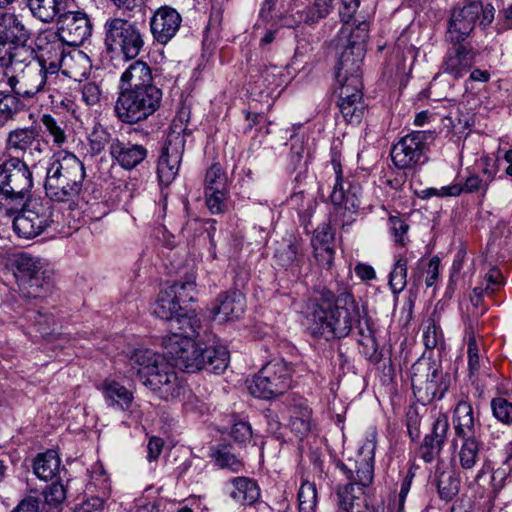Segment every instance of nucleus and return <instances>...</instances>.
Here are the masks:
<instances>
[{
    "mask_svg": "<svg viewBox=\"0 0 512 512\" xmlns=\"http://www.w3.org/2000/svg\"><path fill=\"white\" fill-rule=\"evenodd\" d=\"M309 316L313 334L341 338L360 323L363 311L346 288L335 293L329 287H322Z\"/></svg>",
    "mask_w": 512,
    "mask_h": 512,
    "instance_id": "obj_1",
    "label": "nucleus"
},
{
    "mask_svg": "<svg viewBox=\"0 0 512 512\" xmlns=\"http://www.w3.org/2000/svg\"><path fill=\"white\" fill-rule=\"evenodd\" d=\"M85 177L84 165L74 154H55L46 167V195L56 202L73 200L80 193Z\"/></svg>",
    "mask_w": 512,
    "mask_h": 512,
    "instance_id": "obj_2",
    "label": "nucleus"
},
{
    "mask_svg": "<svg viewBox=\"0 0 512 512\" xmlns=\"http://www.w3.org/2000/svg\"><path fill=\"white\" fill-rule=\"evenodd\" d=\"M411 382L413 393L422 405L442 399L451 379L442 371L440 354H422L411 367Z\"/></svg>",
    "mask_w": 512,
    "mask_h": 512,
    "instance_id": "obj_3",
    "label": "nucleus"
},
{
    "mask_svg": "<svg viewBox=\"0 0 512 512\" xmlns=\"http://www.w3.org/2000/svg\"><path fill=\"white\" fill-rule=\"evenodd\" d=\"M33 188V174L19 157H10L0 164V210L18 211Z\"/></svg>",
    "mask_w": 512,
    "mask_h": 512,
    "instance_id": "obj_4",
    "label": "nucleus"
},
{
    "mask_svg": "<svg viewBox=\"0 0 512 512\" xmlns=\"http://www.w3.org/2000/svg\"><path fill=\"white\" fill-rule=\"evenodd\" d=\"M162 90L157 86L122 89L115 104L118 119L125 124H137L148 119L160 107Z\"/></svg>",
    "mask_w": 512,
    "mask_h": 512,
    "instance_id": "obj_5",
    "label": "nucleus"
},
{
    "mask_svg": "<svg viewBox=\"0 0 512 512\" xmlns=\"http://www.w3.org/2000/svg\"><path fill=\"white\" fill-rule=\"evenodd\" d=\"M103 28L104 44L109 52L122 54L126 59H134L140 54L145 41L136 22L110 17Z\"/></svg>",
    "mask_w": 512,
    "mask_h": 512,
    "instance_id": "obj_6",
    "label": "nucleus"
},
{
    "mask_svg": "<svg viewBox=\"0 0 512 512\" xmlns=\"http://www.w3.org/2000/svg\"><path fill=\"white\" fill-rule=\"evenodd\" d=\"M454 430L461 440L457 457L461 468L471 470L479 461L481 442L475 436V420L469 402L460 401L454 410Z\"/></svg>",
    "mask_w": 512,
    "mask_h": 512,
    "instance_id": "obj_7",
    "label": "nucleus"
},
{
    "mask_svg": "<svg viewBox=\"0 0 512 512\" xmlns=\"http://www.w3.org/2000/svg\"><path fill=\"white\" fill-rule=\"evenodd\" d=\"M495 9L491 4L470 1L451 12L446 39L449 42H464L479 22L483 28L494 20Z\"/></svg>",
    "mask_w": 512,
    "mask_h": 512,
    "instance_id": "obj_8",
    "label": "nucleus"
},
{
    "mask_svg": "<svg viewBox=\"0 0 512 512\" xmlns=\"http://www.w3.org/2000/svg\"><path fill=\"white\" fill-rule=\"evenodd\" d=\"M291 386V368L280 357L266 363L248 384L250 394L271 399L284 394Z\"/></svg>",
    "mask_w": 512,
    "mask_h": 512,
    "instance_id": "obj_9",
    "label": "nucleus"
},
{
    "mask_svg": "<svg viewBox=\"0 0 512 512\" xmlns=\"http://www.w3.org/2000/svg\"><path fill=\"white\" fill-rule=\"evenodd\" d=\"M13 220V230L23 239H33L43 233L53 223V211L49 202L39 199L26 200L18 206Z\"/></svg>",
    "mask_w": 512,
    "mask_h": 512,
    "instance_id": "obj_10",
    "label": "nucleus"
},
{
    "mask_svg": "<svg viewBox=\"0 0 512 512\" xmlns=\"http://www.w3.org/2000/svg\"><path fill=\"white\" fill-rule=\"evenodd\" d=\"M43 73H45L44 66L35 57H32L11 76H8L6 72H1L11 92L24 99H31L44 90L48 83Z\"/></svg>",
    "mask_w": 512,
    "mask_h": 512,
    "instance_id": "obj_11",
    "label": "nucleus"
},
{
    "mask_svg": "<svg viewBox=\"0 0 512 512\" xmlns=\"http://www.w3.org/2000/svg\"><path fill=\"white\" fill-rule=\"evenodd\" d=\"M371 439L359 450L355 459H348L346 463L337 461V468L342 471L348 482H354L355 486L364 489L368 487L374 478V450L376 447V434L371 433Z\"/></svg>",
    "mask_w": 512,
    "mask_h": 512,
    "instance_id": "obj_12",
    "label": "nucleus"
},
{
    "mask_svg": "<svg viewBox=\"0 0 512 512\" xmlns=\"http://www.w3.org/2000/svg\"><path fill=\"white\" fill-rule=\"evenodd\" d=\"M433 138L429 131H414L402 137L391 149V159L399 169L411 168L423 157L427 141Z\"/></svg>",
    "mask_w": 512,
    "mask_h": 512,
    "instance_id": "obj_13",
    "label": "nucleus"
},
{
    "mask_svg": "<svg viewBox=\"0 0 512 512\" xmlns=\"http://www.w3.org/2000/svg\"><path fill=\"white\" fill-rule=\"evenodd\" d=\"M13 265L22 293L27 297L40 296L44 283L40 261L27 253H19L15 255Z\"/></svg>",
    "mask_w": 512,
    "mask_h": 512,
    "instance_id": "obj_14",
    "label": "nucleus"
},
{
    "mask_svg": "<svg viewBox=\"0 0 512 512\" xmlns=\"http://www.w3.org/2000/svg\"><path fill=\"white\" fill-rule=\"evenodd\" d=\"M161 347L168 352H221L227 344L212 332H205L197 341L183 335L172 333L162 338Z\"/></svg>",
    "mask_w": 512,
    "mask_h": 512,
    "instance_id": "obj_15",
    "label": "nucleus"
},
{
    "mask_svg": "<svg viewBox=\"0 0 512 512\" xmlns=\"http://www.w3.org/2000/svg\"><path fill=\"white\" fill-rule=\"evenodd\" d=\"M56 34L69 46L82 45L92 34L86 13L65 10L57 20Z\"/></svg>",
    "mask_w": 512,
    "mask_h": 512,
    "instance_id": "obj_16",
    "label": "nucleus"
},
{
    "mask_svg": "<svg viewBox=\"0 0 512 512\" xmlns=\"http://www.w3.org/2000/svg\"><path fill=\"white\" fill-rule=\"evenodd\" d=\"M336 182L330 194V200L337 210H343L344 214L354 215L358 212L361 201V187L345 181L342 177L340 164H334Z\"/></svg>",
    "mask_w": 512,
    "mask_h": 512,
    "instance_id": "obj_17",
    "label": "nucleus"
},
{
    "mask_svg": "<svg viewBox=\"0 0 512 512\" xmlns=\"http://www.w3.org/2000/svg\"><path fill=\"white\" fill-rule=\"evenodd\" d=\"M182 17L170 7L158 8L150 19V30L154 39L160 44H167L179 31Z\"/></svg>",
    "mask_w": 512,
    "mask_h": 512,
    "instance_id": "obj_18",
    "label": "nucleus"
},
{
    "mask_svg": "<svg viewBox=\"0 0 512 512\" xmlns=\"http://www.w3.org/2000/svg\"><path fill=\"white\" fill-rule=\"evenodd\" d=\"M450 43L452 46L446 53L442 69L444 73L458 79L470 70L476 54L471 47L463 44V42Z\"/></svg>",
    "mask_w": 512,
    "mask_h": 512,
    "instance_id": "obj_19",
    "label": "nucleus"
},
{
    "mask_svg": "<svg viewBox=\"0 0 512 512\" xmlns=\"http://www.w3.org/2000/svg\"><path fill=\"white\" fill-rule=\"evenodd\" d=\"M448 430V418L445 414H440L432 424L431 433L425 436L419 447V455L426 463L433 462L440 455Z\"/></svg>",
    "mask_w": 512,
    "mask_h": 512,
    "instance_id": "obj_20",
    "label": "nucleus"
},
{
    "mask_svg": "<svg viewBox=\"0 0 512 512\" xmlns=\"http://www.w3.org/2000/svg\"><path fill=\"white\" fill-rule=\"evenodd\" d=\"M245 311V297L238 291H229L218 296L210 310L211 318L219 322L239 318Z\"/></svg>",
    "mask_w": 512,
    "mask_h": 512,
    "instance_id": "obj_21",
    "label": "nucleus"
},
{
    "mask_svg": "<svg viewBox=\"0 0 512 512\" xmlns=\"http://www.w3.org/2000/svg\"><path fill=\"white\" fill-rule=\"evenodd\" d=\"M110 155L122 168L131 170L146 159L148 150L141 144L115 139L110 143Z\"/></svg>",
    "mask_w": 512,
    "mask_h": 512,
    "instance_id": "obj_22",
    "label": "nucleus"
},
{
    "mask_svg": "<svg viewBox=\"0 0 512 512\" xmlns=\"http://www.w3.org/2000/svg\"><path fill=\"white\" fill-rule=\"evenodd\" d=\"M30 30L15 13L0 12V42L24 46Z\"/></svg>",
    "mask_w": 512,
    "mask_h": 512,
    "instance_id": "obj_23",
    "label": "nucleus"
},
{
    "mask_svg": "<svg viewBox=\"0 0 512 512\" xmlns=\"http://www.w3.org/2000/svg\"><path fill=\"white\" fill-rule=\"evenodd\" d=\"M182 288L179 286H168L160 291L154 305L153 313L160 319L165 321L176 320L180 322V317L183 316L182 306L177 302V297H180Z\"/></svg>",
    "mask_w": 512,
    "mask_h": 512,
    "instance_id": "obj_24",
    "label": "nucleus"
},
{
    "mask_svg": "<svg viewBox=\"0 0 512 512\" xmlns=\"http://www.w3.org/2000/svg\"><path fill=\"white\" fill-rule=\"evenodd\" d=\"M338 59L336 64L337 81H342V77L347 75L359 74L360 64L365 53L359 48L348 46L340 47L338 40H333Z\"/></svg>",
    "mask_w": 512,
    "mask_h": 512,
    "instance_id": "obj_25",
    "label": "nucleus"
},
{
    "mask_svg": "<svg viewBox=\"0 0 512 512\" xmlns=\"http://www.w3.org/2000/svg\"><path fill=\"white\" fill-rule=\"evenodd\" d=\"M156 86L150 66L141 60L131 63L120 77V89H140Z\"/></svg>",
    "mask_w": 512,
    "mask_h": 512,
    "instance_id": "obj_26",
    "label": "nucleus"
},
{
    "mask_svg": "<svg viewBox=\"0 0 512 512\" xmlns=\"http://www.w3.org/2000/svg\"><path fill=\"white\" fill-rule=\"evenodd\" d=\"M369 38V23L365 20L354 19L353 22L343 24L335 40L340 47L348 46L359 48L365 53V44Z\"/></svg>",
    "mask_w": 512,
    "mask_h": 512,
    "instance_id": "obj_27",
    "label": "nucleus"
},
{
    "mask_svg": "<svg viewBox=\"0 0 512 512\" xmlns=\"http://www.w3.org/2000/svg\"><path fill=\"white\" fill-rule=\"evenodd\" d=\"M156 356L153 359L152 364L143 365V362L140 361L142 358L141 354H132L131 361L140 364L142 367L137 371L138 375L141 379H143L144 385L151 388V379L156 377L160 381L162 385H165V376H168V373H173L174 371L171 369V363L167 361L164 354H154Z\"/></svg>",
    "mask_w": 512,
    "mask_h": 512,
    "instance_id": "obj_28",
    "label": "nucleus"
},
{
    "mask_svg": "<svg viewBox=\"0 0 512 512\" xmlns=\"http://www.w3.org/2000/svg\"><path fill=\"white\" fill-rule=\"evenodd\" d=\"M32 16L45 24L53 23L68 9L69 0H26Z\"/></svg>",
    "mask_w": 512,
    "mask_h": 512,
    "instance_id": "obj_29",
    "label": "nucleus"
},
{
    "mask_svg": "<svg viewBox=\"0 0 512 512\" xmlns=\"http://www.w3.org/2000/svg\"><path fill=\"white\" fill-rule=\"evenodd\" d=\"M489 185L477 173L470 174L463 184H453L444 186L440 189L431 188L430 194L440 197L459 196L461 193L473 194L479 193L482 198L485 197Z\"/></svg>",
    "mask_w": 512,
    "mask_h": 512,
    "instance_id": "obj_30",
    "label": "nucleus"
},
{
    "mask_svg": "<svg viewBox=\"0 0 512 512\" xmlns=\"http://www.w3.org/2000/svg\"><path fill=\"white\" fill-rule=\"evenodd\" d=\"M339 506L346 512H366L368 509L364 489L348 482L337 488Z\"/></svg>",
    "mask_w": 512,
    "mask_h": 512,
    "instance_id": "obj_31",
    "label": "nucleus"
},
{
    "mask_svg": "<svg viewBox=\"0 0 512 512\" xmlns=\"http://www.w3.org/2000/svg\"><path fill=\"white\" fill-rule=\"evenodd\" d=\"M38 133L35 128H17L8 133L6 139V151L10 157H21L32 148L37 140Z\"/></svg>",
    "mask_w": 512,
    "mask_h": 512,
    "instance_id": "obj_32",
    "label": "nucleus"
},
{
    "mask_svg": "<svg viewBox=\"0 0 512 512\" xmlns=\"http://www.w3.org/2000/svg\"><path fill=\"white\" fill-rule=\"evenodd\" d=\"M103 394L110 407L133 413L134 396L125 386L114 380H107L103 383Z\"/></svg>",
    "mask_w": 512,
    "mask_h": 512,
    "instance_id": "obj_33",
    "label": "nucleus"
},
{
    "mask_svg": "<svg viewBox=\"0 0 512 512\" xmlns=\"http://www.w3.org/2000/svg\"><path fill=\"white\" fill-rule=\"evenodd\" d=\"M66 44L55 31L47 30L37 37V47L41 51L39 59L63 60Z\"/></svg>",
    "mask_w": 512,
    "mask_h": 512,
    "instance_id": "obj_34",
    "label": "nucleus"
},
{
    "mask_svg": "<svg viewBox=\"0 0 512 512\" xmlns=\"http://www.w3.org/2000/svg\"><path fill=\"white\" fill-rule=\"evenodd\" d=\"M60 458L56 451L47 450L39 454L33 462V470L37 478L48 481L59 473Z\"/></svg>",
    "mask_w": 512,
    "mask_h": 512,
    "instance_id": "obj_35",
    "label": "nucleus"
},
{
    "mask_svg": "<svg viewBox=\"0 0 512 512\" xmlns=\"http://www.w3.org/2000/svg\"><path fill=\"white\" fill-rule=\"evenodd\" d=\"M301 256V241L293 236L278 242L274 250V258L283 267L298 262Z\"/></svg>",
    "mask_w": 512,
    "mask_h": 512,
    "instance_id": "obj_36",
    "label": "nucleus"
},
{
    "mask_svg": "<svg viewBox=\"0 0 512 512\" xmlns=\"http://www.w3.org/2000/svg\"><path fill=\"white\" fill-rule=\"evenodd\" d=\"M234 490L231 497L243 505H252L260 497V489L257 483L246 477H237L232 481Z\"/></svg>",
    "mask_w": 512,
    "mask_h": 512,
    "instance_id": "obj_37",
    "label": "nucleus"
},
{
    "mask_svg": "<svg viewBox=\"0 0 512 512\" xmlns=\"http://www.w3.org/2000/svg\"><path fill=\"white\" fill-rule=\"evenodd\" d=\"M165 381V385H162L158 378H152L151 390L157 392L159 396L166 401L179 397L185 387L178 379L176 373H168V376H165Z\"/></svg>",
    "mask_w": 512,
    "mask_h": 512,
    "instance_id": "obj_38",
    "label": "nucleus"
},
{
    "mask_svg": "<svg viewBox=\"0 0 512 512\" xmlns=\"http://www.w3.org/2000/svg\"><path fill=\"white\" fill-rule=\"evenodd\" d=\"M503 284V276L501 271L492 267L484 277V281L473 289L471 301L474 305H478L484 295H493L498 287Z\"/></svg>",
    "mask_w": 512,
    "mask_h": 512,
    "instance_id": "obj_39",
    "label": "nucleus"
},
{
    "mask_svg": "<svg viewBox=\"0 0 512 512\" xmlns=\"http://www.w3.org/2000/svg\"><path fill=\"white\" fill-rule=\"evenodd\" d=\"M204 356L205 354H170L166 359L171 366L187 373H194L204 368Z\"/></svg>",
    "mask_w": 512,
    "mask_h": 512,
    "instance_id": "obj_40",
    "label": "nucleus"
},
{
    "mask_svg": "<svg viewBox=\"0 0 512 512\" xmlns=\"http://www.w3.org/2000/svg\"><path fill=\"white\" fill-rule=\"evenodd\" d=\"M437 487L442 499L451 500L460 489V479L457 472L453 469L442 471L438 477Z\"/></svg>",
    "mask_w": 512,
    "mask_h": 512,
    "instance_id": "obj_41",
    "label": "nucleus"
},
{
    "mask_svg": "<svg viewBox=\"0 0 512 512\" xmlns=\"http://www.w3.org/2000/svg\"><path fill=\"white\" fill-rule=\"evenodd\" d=\"M185 143V135L178 130H170L162 148L161 156L172 158L173 163L182 161Z\"/></svg>",
    "mask_w": 512,
    "mask_h": 512,
    "instance_id": "obj_42",
    "label": "nucleus"
},
{
    "mask_svg": "<svg viewBox=\"0 0 512 512\" xmlns=\"http://www.w3.org/2000/svg\"><path fill=\"white\" fill-rule=\"evenodd\" d=\"M339 90V101L362 100V80L360 74L347 75L342 77Z\"/></svg>",
    "mask_w": 512,
    "mask_h": 512,
    "instance_id": "obj_43",
    "label": "nucleus"
},
{
    "mask_svg": "<svg viewBox=\"0 0 512 512\" xmlns=\"http://www.w3.org/2000/svg\"><path fill=\"white\" fill-rule=\"evenodd\" d=\"M311 410L308 407L295 408L290 419L291 431L300 439L311 431Z\"/></svg>",
    "mask_w": 512,
    "mask_h": 512,
    "instance_id": "obj_44",
    "label": "nucleus"
},
{
    "mask_svg": "<svg viewBox=\"0 0 512 512\" xmlns=\"http://www.w3.org/2000/svg\"><path fill=\"white\" fill-rule=\"evenodd\" d=\"M111 134L99 123H95L88 134L89 152L92 156L99 155L110 143Z\"/></svg>",
    "mask_w": 512,
    "mask_h": 512,
    "instance_id": "obj_45",
    "label": "nucleus"
},
{
    "mask_svg": "<svg viewBox=\"0 0 512 512\" xmlns=\"http://www.w3.org/2000/svg\"><path fill=\"white\" fill-rule=\"evenodd\" d=\"M20 110L19 97L0 91V127L13 120Z\"/></svg>",
    "mask_w": 512,
    "mask_h": 512,
    "instance_id": "obj_46",
    "label": "nucleus"
},
{
    "mask_svg": "<svg viewBox=\"0 0 512 512\" xmlns=\"http://www.w3.org/2000/svg\"><path fill=\"white\" fill-rule=\"evenodd\" d=\"M48 512H61V505L66 499V489L60 482H54L43 491Z\"/></svg>",
    "mask_w": 512,
    "mask_h": 512,
    "instance_id": "obj_47",
    "label": "nucleus"
},
{
    "mask_svg": "<svg viewBox=\"0 0 512 512\" xmlns=\"http://www.w3.org/2000/svg\"><path fill=\"white\" fill-rule=\"evenodd\" d=\"M299 512H316L317 489L314 483L303 481L299 492Z\"/></svg>",
    "mask_w": 512,
    "mask_h": 512,
    "instance_id": "obj_48",
    "label": "nucleus"
},
{
    "mask_svg": "<svg viewBox=\"0 0 512 512\" xmlns=\"http://www.w3.org/2000/svg\"><path fill=\"white\" fill-rule=\"evenodd\" d=\"M407 265V259L404 256H400L390 272L389 285L395 294L400 293L406 287Z\"/></svg>",
    "mask_w": 512,
    "mask_h": 512,
    "instance_id": "obj_49",
    "label": "nucleus"
},
{
    "mask_svg": "<svg viewBox=\"0 0 512 512\" xmlns=\"http://www.w3.org/2000/svg\"><path fill=\"white\" fill-rule=\"evenodd\" d=\"M227 190V177L219 163H214L205 175V191Z\"/></svg>",
    "mask_w": 512,
    "mask_h": 512,
    "instance_id": "obj_50",
    "label": "nucleus"
},
{
    "mask_svg": "<svg viewBox=\"0 0 512 512\" xmlns=\"http://www.w3.org/2000/svg\"><path fill=\"white\" fill-rule=\"evenodd\" d=\"M423 341L426 349L443 351L446 349L443 334L439 326L434 320H429L423 332Z\"/></svg>",
    "mask_w": 512,
    "mask_h": 512,
    "instance_id": "obj_51",
    "label": "nucleus"
},
{
    "mask_svg": "<svg viewBox=\"0 0 512 512\" xmlns=\"http://www.w3.org/2000/svg\"><path fill=\"white\" fill-rule=\"evenodd\" d=\"M212 457L215 463L222 469H228L233 473H238L243 468V463L227 447L213 450Z\"/></svg>",
    "mask_w": 512,
    "mask_h": 512,
    "instance_id": "obj_52",
    "label": "nucleus"
},
{
    "mask_svg": "<svg viewBox=\"0 0 512 512\" xmlns=\"http://www.w3.org/2000/svg\"><path fill=\"white\" fill-rule=\"evenodd\" d=\"M182 161L172 162V158L165 156L159 157L157 165V174L161 184L168 186L176 178Z\"/></svg>",
    "mask_w": 512,
    "mask_h": 512,
    "instance_id": "obj_53",
    "label": "nucleus"
},
{
    "mask_svg": "<svg viewBox=\"0 0 512 512\" xmlns=\"http://www.w3.org/2000/svg\"><path fill=\"white\" fill-rule=\"evenodd\" d=\"M340 112L346 122L358 124L364 115L365 107L362 100L339 101Z\"/></svg>",
    "mask_w": 512,
    "mask_h": 512,
    "instance_id": "obj_54",
    "label": "nucleus"
},
{
    "mask_svg": "<svg viewBox=\"0 0 512 512\" xmlns=\"http://www.w3.org/2000/svg\"><path fill=\"white\" fill-rule=\"evenodd\" d=\"M46 131L53 137V142L61 146L66 142L65 124L63 121H57L50 114H44L41 118Z\"/></svg>",
    "mask_w": 512,
    "mask_h": 512,
    "instance_id": "obj_55",
    "label": "nucleus"
},
{
    "mask_svg": "<svg viewBox=\"0 0 512 512\" xmlns=\"http://www.w3.org/2000/svg\"><path fill=\"white\" fill-rule=\"evenodd\" d=\"M491 409L496 419L504 424H512V403L505 398L497 397L491 401Z\"/></svg>",
    "mask_w": 512,
    "mask_h": 512,
    "instance_id": "obj_56",
    "label": "nucleus"
},
{
    "mask_svg": "<svg viewBox=\"0 0 512 512\" xmlns=\"http://www.w3.org/2000/svg\"><path fill=\"white\" fill-rule=\"evenodd\" d=\"M228 190L205 191L206 205L212 214H220L226 210Z\"/></svg>",
    "mask_w": 512,
    "mask_h": 512,
    "instance_id": "obj_57",
    "label": "nucleus"
},
{
    "mask_svg": "<svg viewBox=\"0 0 512 512\" xmlns=\"http://www.w3.org/2000/svg\"><path fill=\"white\" fill-rule=\"evenodd\" d=\"M28 317L33 320L34 328L42 338H46L54 331L55 320L53 316L33 312V315Z\"/></svg>",
    "mask_w": 512,
    "mask_h": 512,
    "instance_id": "obj_58",
    "label": "nucleus"
},
{
    "mask_svg": "<svg viewBox=\"0 0 512 512\" xmlns=\"http://www.w3.org/2000/svg\"><path fill=\"white\" fill-rule=\"evenodd\" d=\"M334 233L329 223L318 226L313 233L311 244L313 247L334 246Z\"/></svg>",
    "mask_w": 512,
    "mask_h": 512,
    "instance_id": "obj_59",
    "label": "nucleus"
},
{
    "mask_svg": "<svg viewBox=\"0 0 512 512\" xmlns=\"http://www.w3.org/2000/svg\"><path fill=\"white\" fill-rule=\"evenodd\" d=\"M229 355L230 354H210L207 360L205 359L204 368L215 374L223 373L228 367L230 361Z\"/></svg>",
    "mask_w": 512,
    "mask_h": 512,
    "instance_id": "obj_60",
    "label": "nucleus"
},
{
    "mask_svg": "<svg viewBox=\"0 0 512 512\" xmlns=\"http://www.w3.org/2000/svg\"><path fill=\"white\" fill-rule=\"evenodd\" d=\"M314 249V257L319 264L324 269H331L334 261V246H320L313 247Z\"/></svg>",
    "mask_w": 512,
    "mask_h": 512,
    "instance_id": "obj_61",
    "label": "nucleus"
},
{
    "mask_svg": "<svg viewBox=\"0 0 512 512\" xmlns=\"http://www.w3.org/2000/svg\"><path fill=\"white\" fill-rule=\"evenodd\" d=\"M510 470L506 468H497L491 475V487L493 496L496 497L499 492L505 487L506 482L510 475Z\"/></svg>",
    "mask_w": 512,
    "mask_h": 512,
    "instance_id": "obj_62",
    "label": "nucleus"
},
{
    "mask_svg": "<svg viewBox=\"0 0 512 512\" xmlns=\"http://www.w3.org/2000/svg\"><path fill=\"white\" fill-rule=\"evenodd\" d=\"M230 434L234 441L242 443L251 438L252 429L248 422L238 421L233 424Z\"/></svg>",
    "mask_w": 512,
    "mask_h": 512,
    "instance_id": "obj_63",
    "label": "nucleus"
},
{
    "mask_svg": "<svg viewBox=\"0 0 512 512\" xmlns=\"http://www.w3.org/2000/svg\"><path fill=\"white\" fill-rule=\"evenodd\" d=\"M408 433L412 440L419 438L421 418L416 409L410 408L406 414Z\"/></svg>",
    "mask_w": 512,
    "mask_h": 512,
    "instance_id": "obj_64",
    "label": "nucleus"
}]
</instances>
